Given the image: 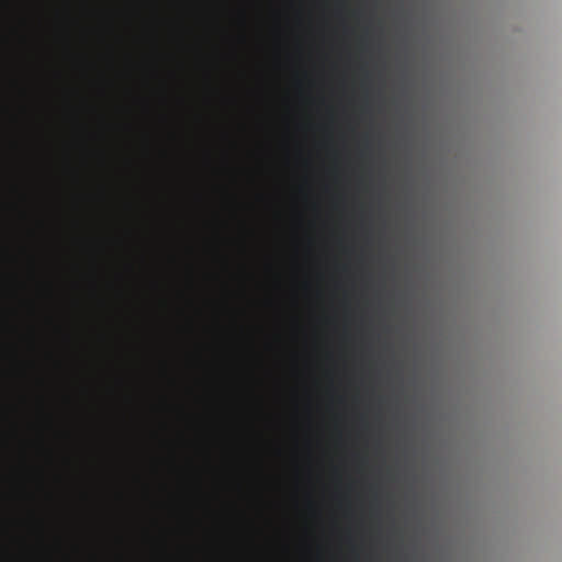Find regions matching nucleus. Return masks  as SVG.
Here are the masks:
<instances>
[{
    "label": "nucleus",
    "mask_w": 562,
    "mask_h": 562,
    "mask_svg": "<svg viewBox=\"0 0 562 562\" xmlns=\"http://www.w3.org/2000/svg\"><path fill=\"white\" fill-rule=\"evenodd\" d=\"M33 340H34V338H33V335H32V336H30V345H33Z\"/></svg>",
    "instance_id": "nucleus-3"
},
{
    "label": "nucleus",
    "mask_w": 562,
    "mask_h": 562,
    "mask_svg": "<svg viewBox=\"0 0 562 562\" xmlns=\"http://www.w3.org/2000/svg\"><path fill=\"white\" fill-rule=\"evenodd\" d=\"M25 522L26 526L31 527L37 532L42 531V519L38 516V512H36L34 507H29V509H26Z\"/></svg>",
    "instance_id": "nucleus-1"
},
{
    "label": "nucleus",
    "mask_w": 562,
    "mask_h": 562,
    "mask_svg": "<svg viewBox=\"0 0 562 562\" xmlns=\"http://www.w3.org/2000/svg\"><path fill=\"white\" fill-rule=\"evenodd\" d=\"M30 265H32V269L34 268V259L32 256H30Z\"/></svg>",
    "instance_id": "nucleus-2"
}]
</instances>
